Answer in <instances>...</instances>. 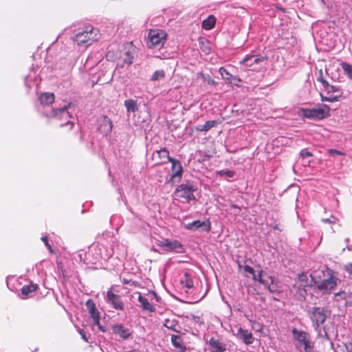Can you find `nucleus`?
Masks as SVG:
<instances>
[{
	"label": "nucleus",
	"instance_id": "1",
	"mask_svg": "<svg viewBox=\"0 0 352 352\" xmlns=\"http://www.w3.org/2000/svg\"><path fill=\"white\" fill-rule=\"evenodd\" d=\"M310 276L314 283L317 285L318 289L324 294L329 293L337 285V278L328 267L314 271Z\"/></svg>",
	"mask_w": 352,
	"mask_h": 352
},
{
	"label": "nucleus",
	"instance_id": "2",
	"mask_svg": "<svg viewBox=\"0 0 352 352\" xmlns=\"http://www.w3.org/2000/svg\"><path fill=\"white\" fill-rule=\"evenodd\" d=\"M197 190V185L191 181H186L177 186L174 192L175 199L182 202H188L195 199L194 192Z\"/></svg>",
	"mask_w": 352,
	"mask_h": 352
},
{
	"label": "nucleus",
	"instance_id": "3",
	"mask_svg": "<svg viewBox=\"0 0 352 352\" xmlns=\"http://www.w3.org/2000/svg\"><path fill=\"white\" fill-rule=\"evenodd\" d=\"M72 39L78 45L82 44L89 45L92 42L98 40V30L91 26H86L82 31L76 34Z\"/></svg>",
	"mask_w": 352,
	"mask_h": 352
},
{
	"label": "nucleus",
	"instance_id": "4",
	"mask_svg": "<svg viewBox=\"0 0 352 352\" xmlns=\"http://www.w3.org/2000/svg\"><path fill=\"white\" fill-rule=\"evenodd\" d=\"M166 40L165 32L158 29L151 30L148 34L146 45L148 48L160 47L164 44Z\"/></svg>",
	"mask_w": 352,
	"mask_h": 352
},
{
	"label": "nucleus",
	"instance_id": "5",
	"mask_svg": "<svg viewBox=\"0 0 352 352\" xmlns=\"http://www.w3.org/2000/svg\"><path fill=\"white\" fill-rule=\"evenodd\" d=\"M294 339L298 342L300 346L303 347L304 352H312L314 345L312 344L309 334L304 331H299L294 328L292 331Z\"/></svg>",
	"mask_w": 352,
	"mask_h": 352
},
{
	"label": "nucleus",
	"instance_id": "6",
	"mask_svg": "<svg viewBox=\"0 0 352 352\" xmlns=\"http://www.w3.org/2000/svg\"><path fill=\"white\" fill-rule=\"evenodd\" d=\"M330 108L327 105L317 109H302V116L312 120H322L329 115Z\"/></svg>",
	"mask_w": 352,
	"mask_h": 352
},
{
	"label": "nucleus",
	"instance_id": "7",
	"mask_svg": "<svg viewBox=\"0 0 352 352\" xmlns=\"http://www.w3.org/2000/svg\"><path fill=\"white\" fill-rule=\"evenodd\" d=\"M266 56L247 55L242 60L241 64H245L247 67H252L253 70H257L261 67L262 64L267 60Z\"/></svg>",
	"mask_w": 352,
	"mask_h": 352
},
{
	"label": "nucleus",
	"instance_id": "8",
	"mask_svg": "<svg viewBox=\"0 0 352 352\" xmlns=\"http://www.w3.org/2000/svg\"><path fill=\"white\" fill-rule=\"evenodd\" d=\"M169 162L172 164V175L168 182L173 184L175 182H178L180 180L183 173V168L180 162L174 158L169 159Z\"/></svg>",
	"mask_w": 352,
	"mask_h": 352
},
{
	"label": "nucleus",
	"instance_id": "9",
	"mask_svg": "<svg viewBox=\"0 0 352 352\" xmlns=\"http://www.w3.org/2000/svg\"><path fill=\"white\" fill-rule=\"evenodd\" d=\"M327 318L326 310L322 307H314L311 312V320L314 323L316 327L322 324Z\"/></svg>",
	"mask_w": 352,
	"mask_h": 352
},
{
	"label": "nucleus",
	"instance_id": "10",
	"mask_svg": "<svg viewBox=\"0 0 352 352\" xmlns=\"http://www.w3.org/2000/svg\"><path fill=\"white\" fill-rule=\"evenodd\" d=\"M106 301L110 303L114 309L120 311L124 310V303L121 300L120 296L114 293L112 289L107 291Z\"/></svg>",
	"mask_w": 352,
	"mask_h": 352
},
{
	"label": "nucleus",
	"instance_id": "11",
	"mask_svg": "<svg viewBox=\"0 0 352 352\" xmlns=\"http://www.w3.org/2000/svg\"><path fill=\"white\" fill-rule=\"evenodd\" d=\"M157 245L164 250L168 252L182 248V245L180 242L177 240L172 241L168 239H163L159 241Z\"/></svg>",
	"mask_w": 352,
	"mask_h": 352
},
{
	"label": "nucleus",
	"instance_id": "12",
	"mask_svg": "<svg viewBox=\"0 0 352 352\" xmlns=\"http://www.w3.org/2000/svg\"><path fill=\"white\" fill-rule=\"evenodd\" d=\"M98 129L102 133L108 135L111 132L113 123L107 116H101L98 120Z\"/></svg>",
	"mask_w": 352,
	"mask_h": 352
},
{
	"label": "nucleus",
	"instance_id": "13",
	"mask_svg": "<svg viewBox=\"0 0 352 352\" xmlns=\"http://www.w3.org/2000/svg\"><path fill=\"white\" fill-rule=\"evenodd\" d=\"M152 158L155 164H165L169 162V159H173V157L169 156V151L166 148L155 151L153 153Z\"/></svg>",
	"mask_w": 352,
	"mask_h": 352
},
{
	"label": "nucleus",
	"instance_id": "14",
	"mask_svg": "<svg viewBox=\"0 0 352 352\" xmlns=\"http://www.w3.org/2000/svg\"><path fill=\"white\" fill-rule=\"evenodd\" d=\"M86 307L93 319L94 324L99 326L100 324V314L96 307V304L91 299H89L85 303Z\"/></svg>",
	"mask_w": 352,
	"mask_h": 352
},
{
	"label": "nucleus",
	"instance_id": "15",
	"mask_svg": "<svg viewBox=\"0 0 352 352\" xmlns=\"http://www.w3.org/2000/svg\"><path fill=\"white\" fill-rule=\"evenodd\" d=\"M258 282L263 285L265 287L267 288L271 293L277 292L276 287L272 285V278L271 276H267L266 278H265V276L263 274V271L259 272Z\"/></svg>",
	"mask_w": 352,
	"mask_h": 352
},
{
	"label": "nucleus",
	"instance_id": "16",
	"mask_svg": "<svg viewBox=\"0 0 352 352\" xmlns=\"http://www.w3.org/2000/svg\"><path fill=\"white\" fill-rule=\"evenodd\" d=\"M112 331L114 334L118 335L124 340L128 339L131 336L130 330L120 324L113 325Z\"/></svg>",
	"mask_w": 352,
	"mask_h": 352
},
{
	"label": "nucleus",
	"instance_id": "17",
	"mask_svg": "<svg viewBox=\"0 0 352 352\" xmlns=\"http://www.w3.org/2000/svg\"><path fill=\"white\" fill-rule=\"evenodd\" d=\"M188 230H196L201 229L204 231H209L210 228V221H192L186 226Z\"/></svg>",
	"mask_w": 352,
	"mask_h": 352
},
{
	"label": "nucleus",
	"instance_id": "18",
	"mask_svg": "<svg viewBox=\"0 0 352 352\" xmlns=\"http://www.w3.org/2000/svg\"><path fill=\"white\" fill-rule=\"evenodd\" d=\"M208 343L211 352H225L226 351V344L214 338H211Z\"/></svg>",
	"mask_w": 352,
	"mask_h": 352
},
{
	"label": "nucleus",
	"instance_id": "19",
	"mask_svg": "<svg viewBox=\"0 0 352 352\" xmlns=\"http://www.w3.org/2000/svg\"><path fill=\"white\" fill-rule=\"evenodd\" d=\"M38 285L36 283L31 282L28 285L22 287L21 292L23 296L22 298L25 299L30 296V294L37 290Z\"/></svg>",
	"mask_w": 352,
	"mask_h": 352
},
{
	"label": "nucleus",
	"instance_id": "20",
	"mask_svg": "<svg viewBox=\"0 0 352 352\" xmlns=\"http://www.w3.org/2000/svg\"><path fill=\"white\" fill-rule=\"evenodd\" d=\"M170 341L174 347L179 349V352H186V346L180 336L173 334L171 336Z\"/></svg>",
	"mask_w": 352,
	"mask_h": 352
},
{
	"label": "nucleus",
	"instance_id": "21",
	"mask_svg": "<svg viewBox=\"0 0 352 352\" xmlns=\"http://www.w3.org/2000/svg\"><path fill=\"white\" fill-rule=\"evenodd\" d=\"M138 301L144 311H148L151 313L155 311V307L149 302L148 300L146 297L140 294L138 296Z\"/></svg>",
	"mask_w": 352,
	"mask_h": 352
},
{
	"label": "nucleus",
	"instance_id": "22",
	"mask_svg": "<svg viewBox=\"0 0 352 352\" xmlns=\"http://www.w3.org/2000/svg\"><path fill=\"white\" fill-rule=\"evenodd\" d=\"M238 333L246 344H251L254 342V338L253 335L248 330L239 328Z\"/></svg>",
	"mask_w": 352,
	"mask_h": 352
},
{
	"label": "nucleus",
	"instance_id": "23",
	"mask_svg": "<svg viewBox=\"0 0 352 352\" xmlns=\"http://www.w3.org/2000/svg\"><path fill=\"white\" fill-rule=\"evenodd\" d=\"M124 104L126 109V112L128 113H131V112L135 113V111H137L138 110V103L134 100H132V99L126 100L124 101Z\"/></svg>",
	"mask_w": 352,
	"mask_h": 352
},
{
	"label": "nucleus",
	"instance_id": "24",
	"mask_svg": "<svg viewBox=\"0 0 352 352\" xmlns=\"http://www.w3.org/2000/svg\"><path fill=\"white\" fill-rule=\"evenodd\" d=\"M184 287L190 289L194 287L193 280L188 273H185L180 280Z\"/></svg>",
	"mask_w": 352,
	"mask_h": 352
},
{
	"label": "nucleus",
	"instance_id": "25",
	"mask_svg": "<svg viewBox=\"0 0 352 352\" xmlns=\"http://www.w3.org/2000/svg\"><path fill=\"white\" fill-rule=\"evenodd\" d=\"M39 100L43 104H51L54 101V95L52 93H44L41 94Z\"/></svg>",
	"mask_w": 352,
	"mask_h": 352
},
{
	"label": "nucleus",
	"instance_id": "26",
	"mask_svg": "<svg viewBox=\"0 0 352 352\" xmlns=\"http://www.w3.org/2000/svg\"><path fill=\"white\" fill-rule=\"evenodd\" d=\"M216 23V19L214 16H209L202 22V27L206 30H211L214 28Z\"/></svg>",
	"mask_w": 352,
	"mask_h": 352
},
{
	"label": "nucleus",
	"instance_id": "27",
	"mask_svg": "<svg viewBox=\"0 0 352 352\" xmlns=\"http://www.w3.org/2000/svg\"><path fill=\"white\" fill-rule=\"evenodd\" d=\"M69 107V104L67 106H64L62 108L54 110V115L58 117V115H60L62 118H64L65 120L70 118L71 116L69 113L67 111V108Z\"/></svg>",
	"mask_w": 352,
	"mask_h": 352
},
{
	"label": "nucleus",
	"instance_id": "28",
	"mask_svg": "<svg viewBox=\"0 0 352 352\" xmlns=\"http://www.w3.org/2000/svg\"><path fill=\"white\" fill-rule=\"evenodd\" d=\"M216 124V122L214 120L207 121L204 124L199 125L196 127L197 131H207L213 127Z\"/></svg>",
	"mask_w": 352,
	"mask_h": 352
},
{
	"label": "nucleus",
	"instance_id": "29",
	"mask_svg": "<svg viewBox=\"0 0 352 352\" xmlns=\"http://www.w3.org/2000/svg\"><path fill=\"white\" fill-rule=\"evenodd\" d=\"M243 270H244V272H246V273H248L249 274L252 275V278L253 279V280L254 281H258V279H259V274L258 275H256L255 274V271L253 269V267H252L251 266H249V265H245L243 267Z\"/></svg>",
	"mask_w": 352,
	"mask_h": 352
},
{
	"label": "nucleus",
	"instance_id": "30",
	"mask_svg": "<svg viewBox=\"0 0 352 352\" xmlns=\"http://www.w3.org/2000/svg\"><path fill=\"white\" fill-rule=\"evenodd\" d=\"M177 324V323L175 320H170L167 318L164 320V326L168 329L173 330L176 332H179V331L175 329Z\"/></svg>",
	"mask_w": 352,
	"mask_h": 352
},
{
	"label": "nucleus",
	"instance_id": "31",
	"mask_svg": "<svg viewBox=\"0 0 352 352\" xmlns=\"http://www.w3.org/2000/svg\"><path fill=\"white\" fill-rule=\"evenodd\" d=\"M341 66L345 74L352 80V65L347 63H342Z\"/></svg>",
	"mask_w": 352,
	"mask_h": 352
},
{
	"label": "nucleus",
	"instance_id": "32",
	"mask_svg": "<svg viewBox=\"0 0 352 352\" xmlns=\"http://www.w3.org/2000/svg\"><path fill=\"white\" fill-rule=\"evenodd\" d=\"M165 77V72L164 70L155 71L151 76V80L157 81L163 79Z\"/></svg>",
	"mask_w": 352,
	"mask_h": 352
},
{
	"label": "nucleus",
	"instance_id": "33",
	"mask_svg": "<svg viewBox=\"0 0 352 352\" xmlns=\"http://www.w3.org/2000/svg\"><path fill=\"white\" fill-rule=\"evenodd\" d=\"M218 173L221 177L226 176L228 177H232L235 175V173L234 171L230 170H221L219 171Z\"/></svg>",
	"mask_w": 352,
	"mask_h": 352
},
{
	"label": "nucleus",
	"instance_id": "34",
	"mask_svg": "<svg viewBox=\"0 0 352 352\" xmlns=\"http://www.w3.org/2000/svg\"><path fill=\"white\" fill-rule=\"evenodd\" d=\"M133 56L132 55L131 52L128 51L126 52V58L124 59V63L126 65H131L133 63Z\"/></svg>",
	"mask_w": 352,
	"mask_h": 352
},
{
	"label": "nucleus",
	"instance_id": "35",
	"mask_svg": "<svg viewBox=\"0 0 352 352\" xmlns=\"http://www.w3.org/2000/svg\"><path fill=\"white\" fill-rule=\"evenodd\" d=\"M298 280L303 284V286H306L308 282V277L307 274L302 273L298 276Z\"/></svg>",
	"mask_w": 352,
	"mask_h": 352
},
{
	"label": "nucleus",
	"instance_id": "36",
	"mask_svg": "<svg viewBox=\"0 0 352 352\" xmlns=\"http://www.w3.org/2000/svg\"><path fill=\"white\" fill-rule=\"evenodd\" d=\"M41 240L43 241L45 245L47 248V249L49 250V251L52 253H54V250L51 246V245L48 242V238L47 236H43L41 238Z\"/></svg>",
	"mask_w": 352,
	"mask_h": 352
},
{
	"label": "nucleus",
	"instance_id": "37",
	"mask_svg": "<svg viewBox=\"0 0 352 352\" xmlns=\"http://www.w3.org/2000/svg\"><path fill=\"white\" fill-rule=\"evenodd\" d=\"M220 72L223 76V78H224L225 79H228V80H230V78H232V75H230L228 72L223 69V67L220 68Z\"/></svg>",
	"mask_w": 352,
	"mask_h": 352
},
{
	"label": "nucleus",
	"instance_id": "38",
	"mask_svg": "<svg viewBox=\"0 0 352 352\" xmlns=\"http://www.w3.org/2000/svg\"><path fill=\"white\" fill-rule=\"evenodd\" d=\"M300 155L303 158L309 157L312 156V153L309 151H308L307 149H302L300 153Z\"/></svg>",
	"mask_w": 352,
	"mask_h": 352
},
{
	"label": "nucleus",
	"instance_id": "39",
	"mask_svg": "<svg viewBox=\"0 0 352 352\" xmlns=\"http://www.w3.org/2000/svg\"><path fill=\"white\" fill-rule=\"evenodd\" d=\"M321 100L322 101H327V102H335L338 100V98L336 96L335 97H326V96H321Z\"/></svg>",
	"mask_w": 352,
	"mask_h": 352
},
{
	"label": "nucleus",
	"instance_id": "40",
	"mask_svg": "<svg viewBox=\"0 0 352 352\" xmlns=\"http://www.w3.org/2000/svg\"><path fill=\"white\" fill-rule=\"evenodd\" d=\"M344 270L347 272L351 276H352V263H348L344 266Z\"/></svg>",
	"mask_w": 352,
	"mask_h": 352
},
{
	"label": "nucleus",
	"instance_id": "41",
	"mask_svg": "<svg viewBox=\"0 0 352 352\" xmlns=\"http://www.w3.org/2000/svg\"><path fill=\"white\" fill-rule=\"evenodd\" d=\"M329 154H331V155H342V153L338 150H336V149H329Z\"/></svg>",
	"mask_w": 352,
	"mask_h": 352
},
{
	"label": "nucleus",
	"instance_id": "42",
	"mask_svg": "<svg viewBox=\"0 0 352 352\" xmlns=\"http://www.w3.org/2000/svg\"><path fill=\"white\" fill-rule=\"evenodd\" d=\"M345 347L348 351L352 352V342H349L345 344Z\"/></svg>",
	"mask_w": 352,
	"mask_h": 352
},
{
	"label": "nucleus",
	"instance_id": "43",
	"mask_svg": "<svg viewBox=\"0 0 352 352\" xmlns=\"http://www.w3.org/2000/svg\"><path fill=\"white\" fill-rule=\"evenodd\" d=\"M79 333L82 337V338L85 340V341H87V338L86 336V334H85V332L82 330V329H80L79 331Z\"/></svg>",
	"mask_w": 352,
	"mask_h": 352
},
{
	"label": "nucleus",
	"instance_id": "44",
	"mask_svg": "<svg viewBox=\"0 0 352 352\" xmlns=\"http://www.w3.org/2000/svg\"><path fill=\"white\" fill-rule=\"evenodd\" d=\"M327 89H329V91H333V92H335V91H338V89L333 86V85H329L328 87H327Z\"/></svg>",
	"mask_w": 352,
	"mask_h": 352
},
{
	"label": "nucleus",
	"instance_id": "45",
	"mask_svg": "<svg viewBox=\"0 0 352 352\" xmlns=\"http://www.w3.org/2000/svg\"><path fill=\"white\" fill-rule=\"evenodd\" d=\"M319 80L322 82V84L327 88L329 86V83L327 81H326L325 80L321 78V79H319Z\"/></svg>",
	"mask_w": 352,
	"mask_h": 352
},
{
	"label": "nucleus",
	"instance_id": "46",
	"mask_svg": "<svg viewBox=\"0 0 352 352\" xmlns=\"http://www.w3.org/2000/svg\"><path fill=\"white\" fill-rule=\"evenodd\" d=\"M153 296H155V300L157 301V302H160V297L157 296V294L155 292H153Z\"/></svg>",
	"mask_w": 352,
	"mask_h": 352
},
{
	"label": "nucleus",
	"instance_id": "47",
	"mask_svg": "<svg viewBox=\"0 0 352 352\" xmlns=\"http://www.w3.org/2000/svg\"><path fill=\"white\" fill-rule=\"evenodd\" d=\"M70 124V122L68 120V121L67 122V123H65V124H60V126H64V125H65V124Z\"/></svg>",
	"mask_w": 352,
	"mask_h": 352
},
{
	"label": "nucleus",
	"instance_id": "48",
	"mask_svg": "<svg viewBox=\"0 0 352 352\" xmlns=\"http://www.w3.org/2000/svg\"><path fill=\"white\" fill-rule=\"evenodd\" d=\"M233 79L236 80H237V81H239V82H240V81H241V80H240V79L236 78H235V77H233Z\"/></svg>",
	"mask_w": 352,
	"mask_h": 352
},
{
	"label": "nucleus",
	"instance_id": "49",
	"mask_svg": "<svg viewBox=\"0 0 352 352\" xmlns=\"http://www.w3.org/2000/svg\"><path fill=\"white\" fill-rule=\"evenodd\" d=\"M273 228H274V229H278L277 226H273Z\"/></svg>",
	"mask_w": 352,
	"mask_h": 352
},
{
	"label": "nucleus",
	"instance_id": "50",
	"mask_svg": "<svg viewBox=\"0 0 352 352\" xmlns=\"http://www.w3.org/2000/svg\"><path fill=\"white\" fill-rule=\"evenodd\" d=\"M125 352H135V350H131V351H125Z\"/></svg>",
	"mask_w": 352,
	"mask_h": 352
},
{
	"label": "nucleus",
	"instance_id": "51",
	"mask_svg": "<svg viewBox=\"0 0 352 352\" xmlns=\"http://www.w3.org/2000/svg\"><path fill=\"white\" fill-rule=\"evenodd\" d=\"M199 74L201 77H203V78H204V75H203V74H202V73H200V74Z\"/></svg>",
	"mask_w": 352,
	"mask_h": 352
}]
</instances>
